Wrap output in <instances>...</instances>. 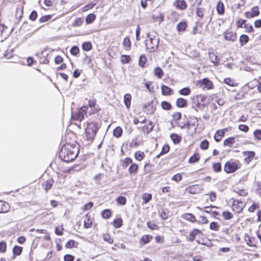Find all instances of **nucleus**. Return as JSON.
Wrapping results in <instances>:
<instances>
[{
  "label": "nucleus",
  "mask_w": 261,
  "mask_h": 261,
  "mask_svg": "<svg viewBox=\"0 0 261 261\" xmlns=\"http://www.w3.org/2000/svg\"><path fill=\"white\" fill-rule=\"evenodd\" d=\"M103 240L108 242L109 244H112L113 242V240L109 234H104L103 236Z\"/></svg>",
  "instance_id": "58"
},
{
  "label": "nucleus",
  "mask_w": 261,
  "mask_h": 261,
  "mask_svg": "<svg viewBox=\"0 0 261 261\" xmlns=\"http://www.w3.org/2000/svg\"><path fill=\"white\" fill-rule=\"evenodd\" d=\"M156 102H155L152 100L148 103L144 104L143 106V108H149L148 110L147 113L152 114L155 112L156 110Z\"/></svg>",
  "instance_id": "8"
},
{
  "label": "nucleus",
  "mask_w": 261,
  "mask_h": 261,
  "mask_svg": "<svg viewBox=\"0 0 261 261\" xmlns=\"http://www.w3.org/2000/svg\"><path fill=\"white\" fill-rule=\"evenodd\" d=\"M147 226L152 230H155L158 228V226L155 224L154 223L151 222H147Z\"/></svg>",
  "instance_id": "59"
},
{
  "label": "nucleus",
  "mask_w": 261,
  "mask_h": 261,
  "mask_svg": "<svg viewBox=\"0 0 261 261\" xmlns=\"http://www.w3.org/2000/svg\"><path fill=\"white\" fill-rule=\"evenodd\" d=\"M70 53L73 56H76L79 53V48L77 46H73L70 49Z\"/></svg>",
  "instance_id": "54"
},
{
  "label": "nucleus",
  "mask_w": 261,
  "mask_h": 261,
  "mask_svg": "<svg viewBox=\"0 0 261 261\" xmlns=\"http://www.w3.org/2000/svg\"><path fill=\"white\" fill-rule=\"evenodd\" d=\"M132 160L129 158H125L122 163V166L123 168H126L129 164H132Z\"/></svg>",
  "instance_id": "50"
},
{
  "label": "nucleus",
  "mask_w": 261,
  "mask_h": 261,
  "mask_svg": "<svg viewBox=\"0 0 261 261\" xmlns=\"http://www.w3.org/2000/svg\"><path fill=\"white\" fill-rule=\"evenodd\" d=\"M162 108L165 110H169L171 109L172 106L170 104V103L166 101H163L161 103Z\"/></svg>",
  "instance_id": "45"
},
{
  "label": "nucleus",
  "mask_w": 261,
  "mask_h": 261,
  "mask_svg": "<svg viewBox=\"0 0 261 261\" xmlns=\"http://www.w3.org/2000/svg\"><path fill=\"white\" fill-rule=\"evenodd\" d=\"M130 60V57L128 55H122L121 57V62L123 64L128 63Z\"/></svg>",
  "instance_id": "51"
},
{
  "label": "nucleus",
  "mask_w": 261,
  "mask_h": 261,
  "mask_svg": "<svg viewBox=\"0 0 261 261\" xmlns=\"http://www.w3.org/2000/svg\"><path fill=\"white\" fill-rule=\"evenodd\" d=\"M147 62V58L145 55H142L140 57L139 61V65L142 67H144L145 66V64Z\"/></svg>",
  "instance_id": "38"
},
{
  "label": "nucleus",
  "mask_w": 261,
  "mask_h": 261,
  "mask_svg": "<svg viewBox=\"0 0 261 261\" xmlns=\"http://www.w3.org/2000/svg\"><path fill=\"white\" fill-rule=\"evenodd\" d=\"M174 5L177 8L181 10H184L187 8V4L184 0H176L174 3Z\"/></svg>",
  "instance_id": "18"
},
{
  "label": "nucleus",
  "mask_w": 261,
  "mask_h": 261,
  "mask_svg": "<svg viewBox=\"0 0 261 261\" xmlns=\"http://www.w3.org/2000/svg\"><path fill=\"white\" fill-rule=\"evenodd\" d=\"M224 82L226 84H227L230 86H235V83L233 82V81L229 77L225 78L224 79Z\"/></svg>",
  "instance_id": "56"
},
{
  "label": "nucleus",
  "mask_w": 261,
  "mask_h": 261,
  "mask_svg": "<svg viewBox=\"0 0 261 261\" xmlns=\"http://www.w3.org/2000/svg\"><path fill=\"white\" fill-rule=\"evenodd\" d=\"M254 137L259 140H261V130L257 129L254 132Z\"/></svg>",
  "instance_id": "63"
},
{
  "label": "nucleus",
  "mask_w": 261,
  "mask_h": 261,
  "mask_svg": "<svg viewBox=\"0 0 261 261\" xmlns=\"http://www.w3.org/2000/svg\"><path fill=\"white\" fill-rule=\"evenodd\" d=\"M201 233V230L198 229H194L192 231H191L189 234V241L190 242H193L196 235Z\"/></svg>",
  "instance_id": "20"
},
{
  "label": "nucleus",
  "mask_w": 261,
  "mask_h": 261,
  "mask_svg": "<svg viewBox=\"0 0 261 261\" xmlns=\"http://www.w3.org/2000/svg\"><path fill=\"white\" fill-rule=\"evenodd\" d=\"M170 138L174 144H177L181 140V137L177 134H172L170 135Z\"/></svg>",
  "instance_id": "24"
},
{
  "label": "nucleus",
  "mask_w": 261,
  "mask_h": 261,
  "mask_svg": "<svg viewBox=\"0 0 261 261\" xmlns=\"http://www.w3.org/2000/svg\"><path fill=\"white\" fill-rule=\"evenodd\" d=\"M122 128L120 126H117L113 130V135L117 138H119L122 136Z\"/></svg>",
  "instance_id": "29"
},
{
  "label": "nucleus",
  "mask_w": 261,
  "mask_h": 261,
  "mask_svg": "<svg viewBox=\"0 0 261 261\" xmlns=\"http://www.w3.org/2000/svg\"><path fill=\"white\" fill-rule=\"evenodd\" d=\"M152 198V195L151 194H145L144 196L142 197V199L143 200L144 203H148Z\"/></svg>",
  "instance_id": "57"
},
{
  "label": "nucleus",
  "mask_w": 261,
  "mask_h": 261,
  "mask_svg": "<svg viewBox=\"0 0 261 261\" xmlns=\"http://www.w3.org/2000/svg\"><path fill=\"white\" fill-rule=\"evenodd\" d=\"M244 155L245 156V161L249 163L254 158L255 152L252 151H245Z\"/></svg>",
  "instance_id": "16"
},
{
  "label": "nucleus",
  "mask_w": 261,
  "mask_h": 261,
  "mask_svg": "<svg viewBox=\"0 0 261 261\" xmlns=\"http://www.w3.org/2000/svg\"><path fill=\"white\" fill-rule=\"evenodd\" d=\"M191 119L193 120V121H188L187 123L190 124V128L191 126H193L194 127L193 130V133H194L196 132L197 127L198 126V119L197 117L191 118Z\"/></svg>",
  "instance_id": "19"
},
{
  "label": "nucleus",
  "mask_w": 261,
  "mask_h": 261,
  "mask_svg": "<svg viewBox=\"0 0 261 261\" xmlns=\"http://www.w3.org/2000/svg\"><path fill=\"white\" fill-rule=\"evenodd\" d=\"M96 18V16L93 13L88 14L86 18V22L88 24L91 23Z\"/></svg>",
  "instance_id": "35"
},
{
  "label": "nucleus",
  "mask_w": 261,
  "mask_h": 261,
  "mask_svg": "<svg viewBox=\"0 0 261 261\" xmlns=\"http://www.w3.org/2000/svg\"><path fill=\"white\" fill-rule=\"evenodd\" d=\"M22 251V248L18 246H15L13 249L14 254L16 255H19Z\"/></svg>",
  "instance_id": "44"
},
{
  "label": "nucleus",
  "mask_w": 261,
  "mask_h": 261,
  "mask_svg": "<svg viewBox=\"0 0 261 261\" xmlns=\"http://www.w3.org/2000/svg\"><path fill=\"white\" fill-rule=\"evenodd\" d=\"M123 45L127 48H130L131 46V43L128 38H125L123 41Z\"/></svg>",
  "instance_id": "55"
},
{
  "label": "nucleus",
  "mask_w": 261,
  "mask_h": 261,
  "mask_svg": "<svg viewBox=\"0 0 261 261\" xmlns=\"http://www.w3.org/2000/svg\"><path fill=\"white\" fill-rule=\"evenodd\" d=\"M132 96L130 94L127 93L124 95V103L127 109H129L130 107Z\"/></svg>",
  "instance_id": "14"
},
{
  "label": "nucleus",
  "mask_w": 261,
  "mask_h": 261,
  "mask_svg": "<svg viewBox=\"0 0 261 261\" xmlns=\"http://www.w3.org/2000/svg\"><path fill=\"white\" fill-rule=\"evenodd\" d=\"M116 201L120 205H123L126 204V199L124 196H120L117 198Z\"/></svg>",
  "instance_id": "48"
},
{
  "label": "nucleus",
  "mask_w": 261,
  "mask_h": 261,
  "mask_svg": "<svg viewBox=\"0 0 261 261\" xmlns=\"http://www.w3.org/2000/svg\"><path fill=\"white\" fill-rule=\"evenodd\" d=\"M149 39L145 40V46L146 50L148 51L150 53H154L157 51L159 53L161 51L159 48V41L160 38L155 35L151 36L149 34L147 35Z\"/></svg>",
  "instance_id": "2"
},
{
  "label": "nucleus",
  "mask_w": 261,
  "mask_h": 261,
  "mask_svg": "<svg viewBox=\"0 0 261 261\" xmlns=\"http://www.w3.org/2000/svg\"><path fill=\"white\" fill-rule=\"evenodd\" d=\"M145 156V154L143 152L138 151L135 153V158L138 161L142 160Z\"/></svg>",
  "instance_id": "40"
},
{
  "label": "nucleus",
  "mask_w": 261,
  "mask_h": 261,
  "mask_svg": "<svg viewBox=\"0 0 261 261\" xmlns=\"http://www.w3.org/2000/svg\"><path fill=\"white\" fill-rule=\"evenodd\" d=\"M259 14V11L258 7L255 6L251 9V12H246L245 15L247 18H251L257 16Z\"/></svg>",
  "instance_id": "7"
},
{
  "label": "nucleus",
  "mask_w": 261,
  "mask_h": 261,
  "mask_svg": "<svg viewBox=\"0 0 261 261\" xmlns=\"http://www.w3.org/2000/svg\"><path fill=\"white\" fill-rule=\"evenodd\" d=\"M234 143V138L229 137L225 139L223 142L224 146H228L231 147Z\"/></svg>",
  "instance_id": "32"
},
{
  "label": "nucleus",
  "mask_w": 261,
  "mask_h": 261,
  "mask_svg": "<svg viewBox=\"0 0 261 261\" xmlns=\"http://www.w3.org/2000/svg\"><path fill=\"white\" fill-rule=\"evenodd\" d=\"M226 130V129L225 128L221 130H218L216 132L214 136V139L217 142H220L221 138L224 136Z\"/></svg>",
  "instance_id": "13"
},
{
  "label": "nucleus",
  "mask_w": 261,
  "mask_h": 261,
  "mask_svg": "<svg viewBox=\"0 0 261 261\" xmlns=\"http://www.w3.org/2000/svg\"><path fill=\"white\" fill-rule=\"evenodd\" d=\"M184 219L191 221L192 222H194L196 221V218L194 215L192 214H185L184 217Z\"/></svg>",
  "instance_id": "42"
},
{
  "label": "nucleus",
  "mask_w": 261,
  "mask_h": 261,
  "mask_svg": "<svg viewBox=\"0 0 261 261\" xmlns=\"http://www.w3.org/2000/svg\"><path fill=\"white\" fill-rule=\"evenodd\" d=\"M123 224L122 220L121 218L115 219L113 221V226L116 228H120Z\"/></svg>",
  "instance_id": "39"
},
{
  "label": "nucleus",
  "mask_w": 261,
  "mask_h": 261,
  "mask_svg": "<svg viewBox=\"0 0 261 261\" xmlns=\"http://www.w3.org/2000/svg\"><path fill=\"white\" fill-rule=\"evenodd\" d=\"M224 38L227 40L234 41L237 39V35L232 32H228L225 33Z\"/></svg>",
  "instance_id": "15"
},
{
  "label": "nucleus",
  "mask_w": 261,
  "mask_h": 261,
  "mask_svg": "<svg viewBox=\"0 0 261 261\" xmlns=\"http://www.w3.org/2000/svg\"><path fill=\"white\" fill-rule=\"evenodd\" d=\"M205 10L204 8L197 7L196 8L197 15L201 18H203Z\"/></svg>",
  "instance_id": "43"
},
{
  "label": "nucleus",
  "mask_w": 261,
  "mask_h": 261,
  "mask_svg": "<svg viewBox=\"0 0 261 261\" xmlns=\"http://www.w3.org/2000/svg\"><path fill=\"white\" fill-rule=\"evenodd\" d=\"M186 190L192 194H198L200 192L201 189L198 185H192L187 188Z\"/></svg>",
  "instance_id": "10"
},
{
  "label": "nucleus",
  "mask_w": 261,
  "mask_h": 261,
  "mask_svg": "<svg viewBox=\"0 0 261 261\" xmlns=\"http://www.w3.org/2000/svg\"><path fill=\"white\" fill-rule=\"evenodd\" d=\"M219 227V225H218L217 223L215 222H211L210 225V229L215 231H218Z\"/></svg>",
  "instance_id": "52"
},
{
  "label": "nucleus",
  "mask_w": 261,
  "mask_h": 261,
  "mask_svg": "<svg viewBox=\"0 0 261 261\" xmlns=\"http://www.w3.org/2000/svg\"><path fill=\"white\" fill-rule=\"evenodd\" d=\"M164 16L163 14L160 13L158 15H153L152 19L156 22L160 24L164 20Z\"/></svg>",
  "instance_id": "33"
},
{
  "label": "nucleus",
  "mask_w": 261,
  "mask_h": 261,
  "mask_svg": "<svg viewBox=\"0 0 261 261\" xmlns=\"http://www.w3.org/2000/svg\"><path fill=\"white\" fill-rule=\"evenodd\" d=\"M92 224V220L89 217L88 215H86L85 216V218L84 220V227L86 228H88L91 227Z\"/></svg>",
  "instance_id": "27"
},
{
  "label": "nucleus",
  "mask_w": 261,
  "mask_h": 261,
  "mask_svg": "<svg viewBox=\"0 0 261 261\" xmlns=\"http://www.w3.org/2000/svg\"><path fill=\"white\" fill-rule=\"evenodd\" d=\"M197 85L203 89L206 88L207 90L212 89L214 88V85L212 81L207 78H204L202 80L197 81Z\"/></svg>",
  "instance_id": "5"
},
{
  "label": "nucleus",
  "mask_w": 261,
  "mask_h": 261,
  "mask_svg": "<svg viewBox=\"0 0 261 261\" xmlns=\"http://www.w3.org/2000/svg\"><path fill=\"white\" fill-rule=\"evenodd\" d=\"M239 168L237 162H227L224 166V171L227 173H233Z\"/></svg>",
  "instance_id": "6"
},
{
  "label": "nucleus",
  "mask_w": 261,
  "mask_h": 261,
  "mask_svg": "<svg viewBox=\"0 0 261 261\" xmlns=\"http://www.w3.org/2000/svg\"><path fill=\"white\" fill-rule=\"evenodd\" d=\"M204 103H201L199 102V100L198 101H193L192 103V108L194 109L196 112H198L199 110L203 111L205 107Z\"/></svg>",
  "instance_id": "9"
},
{
  "label": "nucleus",
  "mask_w": 261,
  "mask_h": 261,
  "mask_svg": "<svg viewBox=\"0 0 261 261\" xmlns=\"http://www.w3.org/2000/svg\"><path fill=\"white\" fill-rule=\"evenodd\" d=\"M172 180L176 182H179L182 180V176L180 174L178 173L174 175L172 178Z\"/></svg>",
  "instance_id": "61"
},
{
  "label": "nucleus",
  "mask_w": 261,
  "mask_h": 261,
  "mask_svg": "<svg viewBox=\"0 0 261 261\" xmlns=\"http://www.w3.org/2000/svg\"><path fill=\"white\" fill-rule=\"evenodd\" d=\"M161 90L163 95H171L173 94V90L167 86L162 85Z\"/></svg>",
  "instance_id": "12"
},
{
  "label": "nucleus",
  "mask_w": 261,
  "mask_h": 261,
  "mask_svg": "<svg viewBox=\"0 0 261 261\" xmlns=\"http://www.w3.org/2000/svg\"><path fill=\"white\" fill-rule=\"evenodd\" d=\"M213 169L216 172H219L221 170V166L220 163H216L213 165Z\"/></svg>",
  "instance_id": "53"
},
{
  "label": "nucleus",
  "mask_w": 261,
  "mask_h": 261,
  "mask_svg": "<svg viewBox=\"0 0 261 261\" xmlns=\"http://www.w3.org/2000/svg\"><path fill=\"white\" fill-rule=\"evenodd\" d=\"M233 205H237L238 206V208L240 211H242L245 205L244 202H243L241 200H239L237 199L233 201Z\"/></svg>",
  "instance_id": "34"
},
{
  "label": "nucleus",
  "mask_w": 261,
  "mask_h": 261,
  "mask_svg": "<svg viewBox=\"0 0 261 261\" xmlns=\"http://www.w3.org/2000/svg\"><path fill=\"white\" fill-rule=\"evenodd\" d=\"M152 238V237L150 235H144L142 237L140 240V244L145 245L148 243Z\"/></svg>",
  "instance_id": "25"
},
{
  "label": "nucleus",
  "mask_w": 261,
  "mask_h": 261,
  "mask_svg": "<svg viewBox=\"0 0 261 261\" xmlns=\"http://www.w3.org/2000/svg\"><path fill=\"white\" fill-rule=\"evenodd\" d=\"M179 93L181 95L187 96L190 94L191 89L188 87H185L180 90Z\"/></svg>",
  "instance_id": "41"
},
{
  "label": "nucleus",
  "mask_w": 261,
  "mask_h": 261,
  "mask_svg": "<svg viewBox=\"0 0 261 261\" xmlns=\"http://www.w3.org/2000/svg\"><path fill=\"white\" fill-rule=\"evenodd\" d=\"M216 9L218 13L220 15H222L224 13V6L223 3L219 1L216 6Z\"/></svg>",
  "instance_id": "23"
},
{
  "label": "nucleus",
  "mask_w": 261,
  "mask_h": 261,
  "mask_svg": "<svg viewBox=\"0 0 261 261\" xmlns=\"http://www.w3.org/2000/svg\"><path fill=\"white\" fill-rule=\"evenodd\" d=\"M78 154V147L67 144L62 147L59 153V157L63 161L69 162L73 161L77 157Z\"/></svg>",
  "instance_id": "1"
},
{
  "label": "nucleus",
  "mask_w": 261,
  "mask_h": 261,
  "mask_svg": "<svg viewBox=\"0 0 261 261\" xmlns=\"http://www.w3.org/2000/svg\"><path fill=\"white\" fill-rule=\"evenodd\" d=\"M209 142L207 140H203L200 145V147L202 150H206L208 148Z\"/></svg>",
  "instance_id": "46"
},
{
  "label": "nucleus",
  "mask_w": 261,
  "mask_h": 261,
  "mask_svg": "<svg viewBox=\"0 0 261 261\" xmlns=\"http://www.w3.org/2000/svg\"><path fill=\"white\" fill-rule=\"evenodd\" d=\"M111 215V212L109 209H106L103 211L101 213V216L104 219H108Z\"/></svg>",
  "instance_id": "47"
},
{
  "label": "nucleus",
  "mask_w": 261,
  "mask_h": 261,
  "mask_svg": "<svg viewBox=\"0 0 261 261\" xmlns=\"http://www.w3.org/2000/svg\"><path fill=\"white\" fill-rule=\"evenodd\" d=\"M209 58L211 62L215 64V65H218L219 64L220 59L214 53H209Z\"/></svg>",
  "instance_id": "17"
},
{
  "label": "nucleus",
  "mask_w": 261,
  "mask_h": 261,
  "mask_svg": "<svg viewBox=\"0 0 261 261\" xmlns=\"http://www.w3.org/2000/svg\"><path fill=\"white\" fill-rule=\"evenodd\" d=\"M1 202L2 203L1 205V213L8 212L10 208V205L6 201H3L2 200Z\"/></svg>",
  "instance_id": "22"
},
{
  "label": "nucleus",
  "mask_w": 261,
  "mask_h": 261,
  "mask_svg": "<svg viewBox=\"0 0 261 261\" xmlns=\"http://www.w3.org/2000/svg\"><path fill=\"white\" fill-rule=\"evenodd\" d=\"M239 41L241 46H243L249 41V37L247 35L243 34L241 35Z\"/></svg>",
  "instance_id": "30"
},
{
  "label": "nucleus",
  "mask_w": 261,
  "mask_h": 261,
  "mask_svg": "<svg viewBox=\"0 0 261 261\" xmlns=\"http://www.w3.org/2000/svg\"><path fill=\"white\" fill-rule=\"evenodd\" d=\"M222 216L225 220H230L233 218V215L229 212L224 211L222 213Z\"/></svg>",
  "instance_id": "49"
},
{
  "label": "nucleus",
  "mask_w": 261,
  "mask_h": 261,
  "mask_svg": "<svg viewBox=\"0 0 261 261\" xmlns=\"http://www.w3.org/2000/svg\"><path fill=\"white\" fill-rule=\"evenodd\" d=\"M97 125L95 123H89L86 129L87 139L88 140L94 139L98 131Z\"/></svg>",
  "instance_id": "3"
},
{
  "label": "nucleus",
  "mask_w": 261,
  "mask_h": 261,
  "mask_svg": "<svg viewBox=\"0 0 261 261\" xmlns=\"http://www.w3.org/2000/svg\"><path fill=\"white\" fill-rule=\"evenodd\" d=\"M138 170V166L136 164H132L128 168V172L130 174H135Z\"/></svg>",
  "instance_id": "28"
},
{
  "label": "nucleus",
  "mask_w": 261,
  "mask_h": 261,
  "mask_svg": "<svg viewBox=\"0 0 261 261\" xmlns=\"http://www.w3.org/2000/svg\"><path fill=\"white\" fill-rule=\"evenodd\" d=\"M169 150H170L169 146L167 144H165L162 147V151H161V154H164L168 152Z\"/></svg>",
  "instance_id": "60"
},
{
  "label": "nucleus",
  "mask_w": 261,
  "mask_h": 261,
  "mask_svg": "<svg viewBox=\"0 0 261 261\" xmlns=\"http://www.w3.org/2000/svg\"><path fill=\"white\" fill-rule=\"evenodd\" d=\"M199 155L198 153H194L193 155L191 156L189 160V162L191 164H193L197 162L199 160Z\"/></svg>",
  "instance_id": "37"
},
{
  "label": "nucleus",
  "mask_w": 261,
  "mask_h": 261,
  "mask_svg": "<svg viewBox=\"0 0 261 261\" xmlns=\"http://www.w3.org/2000/svg\"><path fill=\"white\" fill-rule=\"evenodd\" d=\"M187 24L186 22H180L177 25V30L178 32H183L186 30Z\"/></svg>",
  "instance_id": "31"
},
{
  "label": "nucleus",
  "mask_w": 261,
  "mask_h": 261,
  "mask_svg": "<svg viewBox=\"0 0 261 261\" xmlns=\"http://www.w3.org/2000/svg\"><path fill=\"white\" fill-rule=\"evenodd\" d=\"M74 245L75 241L73 240H70L67 242L66 244V247L67 248H71L72 247H74Z\"/></svg>",
  "instance_id": "62"
},
{
  "label": "nucleus",
  "mask_w": 261,
  "mask_h": 261,
  "mask_svg": "<svg viewBox=\"0 0 261 261\" xmlns=\"http://www.w3.org/2000/svg\"><path fill=\"white\" fill-rule=\"evenodd\" d=\"M88 108L87 106H83L78 109L74 113H72V118L75 120L82 121L84 116L87 115Z\"/></svg>",
  "instance_id": "4"
},
{
  "label": "nucleus",
  "mask_w": 261,
  "mask_h": 261,
  "mask_svg": "<svg viewBox=\"0 0 261 261\" xmlns=\"http://www.w3.org/2000/svg\"><path fill=\"white\" fill-rule=\"evenodd\" d=\"M92 48V45L90 42H85L82 44V49L85 51H89Z\"/></svg>",
  "instance_id": "36"
},
{
  "label": "nucleus",
  "mask_w": 261,
  "mask_h": 261,
  "mask_svg": "<svg viewBox=\"0 0 261 261\" xmlns=\"http://www.w3.org/2000/svg\"><path fill=\"white\" fill-rule=\"evenodd\" d=\"M64 261H73L74 256L70 254H66L64 257Z\"/></svg>",
  "instance_id": "64"
},
{
  "label": "nucleus",
  "mask_w": 261,
  "mask_h": 261,
  "mask_svg": "<svg viewBox=\"0 0 261 261\" xmlns=\"http://www.w3.org/2000/svg\"><path fill=\"white\" fill-rule=\"evenodd\" d=\"M176 106L178 108H184L187 106V101L183 98H178L176 100Z\"/></svg>",
  "instance_id": "21"
},
{
  "label": "nucleus",
  "mask_w": 261,
  "mask_h": 261,
  "mask_svg": "<svg viewBox=\"0 0 261 261\" xmlns=\"http://www.w3.org/2000/svg\"><path fill=\"white\" fill-rule=\"evenodd\" d=\"M54 183V180L53 178H49L47 179L46 181L43 182L42 184L43 188L46 191H47L49 190L53 185Z\"/></svg>",
  "instance_id": "11"
},
{
  "label": "nucleus",
  "mask_w": 261,
  "mask_h": 261,
  "mask_svg": "<svg viewBox=\"0 0 261 261\" xmlns=\"http://www.w3.org/2000/svg\"><path fill=\"white\" fill-rule=\"evenodd\" d=\"M154 74L159 79H161L164 75V72L161 68L157 67L154 69Z\"/></svg>",
  "instance_id": "26"
}]
</instances>
